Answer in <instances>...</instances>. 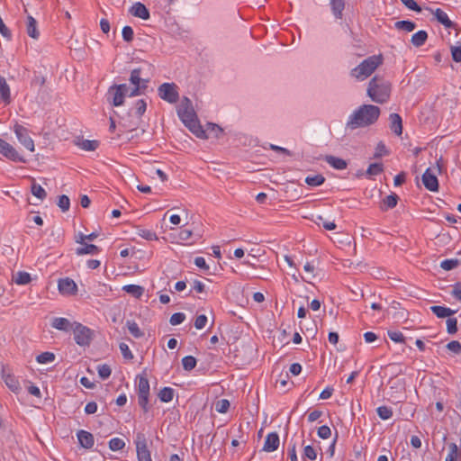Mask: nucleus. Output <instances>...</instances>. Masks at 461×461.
<instances>
[{
  "label": "nucleus",
  "mask_w": 461,
  "mask_h": 461,
  "mask_svg": "<svg viewBox=\"0 0 461 461\" xmlns=\"http://www.w3.org/2000/svg\"><path fill=\"white\" fill-rule=\"evenodd\" d=\"M122 35L126 42H131L133 40V30L131 26H124L122 31Z\"/></svg>",
  "instance_id": "5fc2aeb1"
},
{
  "label": "nucleus",
  "mask_w": 461,
  "mask_h": 461,
  "mask_svg": "<svg viewBox=\"0 0 461 461\" xmlns=\"http://www.w3.org/2000/svg\"><path fill=\"white\" fill-rule=\"evenodd\" d=\"M125 443L119 438H113L109 441V447L113 451L121 450L124 447Z\"/></svg>",
  "instance_id": "c03bdc74"
},
{
  "label": "nucleus",
  "mask_w": 461,
  "mask_h": 461,
  "mask_svg": "<svg viewBox=\"0 0 461 461\" xmlns=\"http://www.w3.org/2000/svg\"><path fill=\"white\" fill-rule=\"evenodd\" d=\"M317 434L321 438L326 439L330 437L331 430H330V427L323 425L318 429Z\"/></svg>",
  "instance_id": "13d9d810"
},
{
  "label": "nucleus",
  "mask_w": 461,
  "mask_h": 461,
  "mask_svg": "<svg viewBox=\"0 0 461 461\" xmlns=\"http://www.w3.org/2000/svg\"><path fill=\"white\" fill-rule=\"evenodd\" d=\"M185 320V315L183 312H176L171 315L169 322L171 325L176 326L181 324Z\"/></svg>",
  "instance_id": "603ef678"
},
{
  "label": "nucleus",
  "mask_w": 461,
  "mask_h": 461,
  "mask_svg": "<svg viewBox=\"0 0 461 461\" xmlns=\"http://www.w3.org/2000/svg\"><path fill=\"white\" fill-rule=\"evenodd\" d=\"M36 360L40 364L50 363L55 360V355L51 352H43L37 356Z\"/></svg>",
  "instance_id": "79ce46f5"
},
{
  "label": "nucleus",
  "mask_w": 461,
  "mask_h": 461,
  "mask_svg": "<svg viewBox=\"0 0 461 461\" xmlns=\"http://www.w3.org/2000/svg\"><path fill=\"white\" fill-rule=\"evenodd\" d=\"M177 114L183 123L198 138H208L205 131L199 123L197 115L194 110L191 100L188 97H183L181 104L177 107Z\"/></svg>",
  "instance_id": "f03ea898"
},
{
  "label": "nucleus",
  "mask_w": 461,
  "mask_h": 461,
  "mask_svg": "<svg viewBox=\"0 0 461 461\" xmlns=\"http://www.w3.org/2000/svg\"><path fill=\"white\" fill-rule=\"evenodd\" d=\"M325 182V177L319 174L312 176H307L305 178V183L311 186H319Z\"/></svg>",
  "instance_id": "58836bf2"
},
{
  "label": "nucleus",
  "mask_w": 461,
  "mask_h": 461,
  "mask_svg": "<svg viewBox=\"0 0 461 461\" xmlns=\"http://www.w3.org/2000/svg\"><path fill=\"white\" fill-rule=\"evenodd\" d=\"M147 109V104L143 99H140L135 104V113L141 116Z\"/></svg>",
  "instance_id": "4d7b16f0"
},
{
  "label": "nucleus",
  "mask_w": 461,
  "mask_h": 461,
  "mask_svg": "<svg viewBox=\"0 0 461 461\" xmlns=\"http://www.w3.org/2000/svg\"><path fill=\"white\" fill-rule=\"evenodd\" d=\"M138 402L142 408L144 412H148L149 407V383L146 376L138 375Z\"/></svg>",
  "instance_id": "423d86ee"
},
{
  "label": "nucleus",
  "mask_w": 461,
  "mask_h": 461,
  "mask_svg": "<svg viewBox=\"0 0 461 461\" xmlns=\"http://www.w3.org/2000/svg\"><path fill=\"white\" fill-rule=\"evenodd\" d=\"M430 311L438 318H440V319L447 318V317L449 318L450 316H452L453 314H455L456 312V311L452 310V309H450L448 307L439 306V305L431 306L430 307Z\"/></svg>",
  "instance_id": "aec40b11"
},
{
  "label": "nucleus",
  "mask_w": 461,
  "mask_h": 461,
  "mask_svg": "<svg viewBox=\"0 0 461 461\" xmlns=\"http://www.w3.org/2000/svg\"><path fill=\"white\" fill-rule=\"evenodd\" d=\"M434 15L438 23L443 24L446 28H454L456 27V24L449 20L447 14L442 11L441 9L438 8L434 11Z\"/></svg>",
  "instance_id": "412c9836"
},
{
  "label": "nucleus",
  "mask_w": 461,
  "mask_h": 461,
  "mask_svg": "<svg viewBox=\"0 0 461 461\" xmlns=\"http://www.w3.org/2000/svg\"><path fill=\"white\" fill-rule=\"evenodd\" d=\"M125 87V84L112 86L107 93V99L113 106H120L124 102V95L122 89Z\"/></svg>",
  "instance_id": "9b49d317"
},
{
  "label": "nucleus",
  "mask_w": 461,
  "mask_h": 461,
  "mask_svg": "<svg viewBox=\"0 0 461 461\" xmlns=\"http://www.w3.org/2000/svg\"><path fill=\"white\" fill-rule=\"evenodd\" d=\"M27 33L33 39H38L39 32L36 27V20L32 16L27 18Z\"/></svg>",
  "instance_id": "72a5a7b5"
},
{
  "label": "nucleus",
  "mask_w": 461,
  "mask_h": 461,
  "mask_svg": "<svg viewBox=\"0 0 461 461\" xmlns=\"http://www.w3.org/2000/svg\"><path fill=\"white\" fill-rule=\"evenodd\" d=\"M380 113L378 106L363 104L348 117L346 126L350 130L370 126L378 120Z\"/></svg>",
  "instance_id": "f257e3e1"
},
{
  "label": "nucleus",
  "mask_w": 461,
  "mask_h": 461,
  "mask_svg": "<svg viewBox=\"0 0 461 461\" xmlns=\"http://www.w3.org/2000/svg\"><path fill=\"white\" fill-rule=\"evenodd\" d=\"M230 408V402L227 399H221L216 402L215 410L219 413H225Z\"/></svg>",
  "instance_id": "a18cd8bd"
},
{
  "label": "nucleus",
  "mask_w": 461,
  "mask_h": 461,
  "mask_svg": "<svg viewBox=\"0 0 461 461\" xmlns=\"http://www.w3.org/2000/svg\"><path fill=\"white\" fill-rule=\"evenodd\" d=\"M325 161L329 165H330L332 167L339 169V170L345 169L348 166L346 160L337 158V157H334V156H331V155L326 156Z\"/></svg>",
  "instance_id": "5701e85b"
},
{
  "label": "nucleus",
  "mask_w": 461,
  "mask_h": 461,
  "mask_svg": "<svg viewBox=\"0 0 461 461\" xmlns=\"http://www.w3.org/2000/svg\"><path fill=\"white\" fill-rule=\"evenodd\" d=\"M77 436L82 447L89 449L94 446L95 440L92 433L81 429L77 432Z\"/></svg>",
  "instance_id": "f3484780"
},
{
  "label": "nucleus",
  "mask_w": 461,
  "mask_h": 461,
  "mask_svg": "<svg viewBox=\"0 0 461 461\" xmlns=\"http://www.w3.org/2000/svg\"><path fill=\"white\" fill-rule=\"evenodd\" d=\"M137 456L139 461H152L150 452L148 449L147 438L141 432L137 433L135 438Z\"/></svg>",
  "instance_id": "1a4fd4ad"
},
{
  "label": "nucleus",
  "mask_w": 461,
  "mask_h": 461,
  "mask_svg": "<svg viewBox=\"0 0 461 461\" xmlns=\"http://www.w3.org/2000/svg\"><path fill=\"white\" fill-rule=\"evenodd\" d=\"M461 264V260L457 258L445 259L440 263V267L446 271L456 268Z\"/></svg>",
  "instance_id": "e433bc0d"
},
{
  "label": "nucleus",
  "mask_w": 461,
  "mask_h": 461,
  "mask_svg": "<svg viewBox=\"0 0 461 461\" xmlns=\"http://www.w3.org/2000/svg\"><path fill=\"white\" fill-rule=\"evenodd\" d=\"M140 235L147 240H158L157 234L154 231L149 230H140Z\"/></svg>",
  "instance_id": "338daca9"
},
{
  "label": "nucleus",
  "mask_w": 461,
  "mask_h": 461,
  "mask_svg": "<svg viewBox=\"0 0 461 461\" xmlns=\"http://www.w3.org/2000/svg\"><path fill=\"white\" fill-rule=\"evenodd\" d=\"M58 206L61 209L62 212H67L70 206V200L68 195L62 194L59 196Z\"/></svg>",
  "instance_id": "de8ad7c7"
},
{
  "label": "nucleus",
  "mask_w": 461,
  "mask_h": 461,
  "mask_svg": "<svg viewBox=\"0 0 461 461\" xmlns=\"http://www.w3.org/2000/svg\"><path fill=\"white\" fill-rule=\"evenodd\" d=\"M387 153H388V151H387V149L385 148V145L382 141H380L376 145L375 152L374 154V158H381L384 155H386Z\"/></svg>",
  "instance_id": "bf43d9fd"
},
{
  "label": "nucleus",
  "mask_w": 461,
  "mask_h": 461,
  "mask_svg": "<svg viewBox=\"0 0 461 461\" xmlns=\"http://www.w3.org/2000/svg\"><path fill=\"white\" fill-rule=\"evenodd\" d=\"M158 96L170 104H175L179 98L177 86L175 83H163L158 88Z\"/></svg>",
  "instance_id": "6e6552de"
},
{
  "label": "nucleus",
  "mask_w": 461,
  "mask_h": 461,
  "mask_svg": "<svg viewBox=\"0 0 461 461\" xmlns=\"http://www.w3.org/2000/svg\"><path fill=\"white\" fill-rule=\"evenodd\" d=\"M31 192L34 196L41 201L44 200L47 196L46 191L39 184H37L33 178Z\"/></svg>",
  "instance_id": "c9c22d12"
},
{
  "label": "nucleus",
  "mask_w": 461,
  "mask_h": 461,
  "mask_svg": "<svg viewBox=\"0 0 461 461\" xmlns=\"http://www.w3.org/2000/svg\"><path fill=\"white\" fill-rule=\"evenodd\" d=\"M207 323V317L204 314L198 315L194 321V327L197 330H202Z\"/></svg>",
  "instance_id": "052dcab7"
},
{
  "label": "nucleus",
  "mask_w": 461,
  "mask_h": 461,
  "mask_svg": "<svg viewBox=\"0 0 461 461\" xmlns=\"http://www.w3.org/2000/svg\"><path fill=\"white\" fill-rule=\"evenodd\" d=\"M452 295L461 301V283H456L454 286H453V290H452Z\"/></svg>",
  "instance_id": "774afa93"
},
{
  "label": "nucleus",
  "mask_w": 461,
  "mask_h": 461,
  "mask_svg": "<svg viewBox=\"0 0 461 461\" xmlns=\"http://www.w3.org/2000/svg\"><path fill=\"white\" fill-rule=\"evenodd\" d=\"M398 30H403L406 32H412L416 28V24L411 21H399L394 24Z\"/></svg>",
  "instance_id": "ea45409f"
},
{
  "label": "nucleus",
  "mask_w": 461,
  "mask_h": 461,
  "mask_svg": "<svg viewBox=\"0 0 461 461\" xmlns=\"http://www.w3.org/2000/svg\"><path fill=\"white\" fill-rule=\"evenodd\" d=\"M384 170L383 164L381 163H372L369 165L366 174L369 176H376L382 173Z\"/></svg>",
  "instance_id": "37998d69"
},
{
  "label": "nucleus",
  "mask_w": 461,
  "mask_h": 461,
  "mask_svg": "<svg viewBox=\"0 0 461 461\" xmlns=\"http://www.w3.org/2000/svg\"><path fill=\"white\" fill-rule=\"evenodd\" d=\"M397 202H398V195L396 194H389L383 200L380 209L382 211H387L388 209H393L396 206Z\"/></svg>",
  "instance_id": "a878e982"
},
{
  "label": "nucleus",
  "mask_w": 461,
  "mask_h": 461,
  "mask_svg": "<svg viewBox=\"0 0 461 461\" xmlns=\"http://www.w3.org/2000/svg\"><path fill=\"white\" fill-rule=\"evenodd\" d=\"M58 288L60 294L68 295L75 294L77 291V284L68 277L59 279Z\"/></svg>",
  "instance_id": "ddd939ff"
},
{
  "label": "nucleus",
  "mask_w": 461,
  "mask_h": 461,
  "mask_svg": "<svg viewBox=\"0 0 461 461\" xmlns=\"http://www.w3.org/2000/svg\"><path fill=\"white\" fill-rule=\"evenodd\" d=\"M97 371L102 379H107L112 373L111 367L106 364L98 366Z\"/></svg>",
  "instance_id": "8fccbe9b"
},
{
  "label": "nucleus",
  "mask_w": 461,
  "mask_h": 461,
  "mask_svg": "<svg viewBox=\"0 0 461 461\" xmlns=\"http://www.w3.org/2000/svg\"><path fill=\"white\" fill-rule=\"evenodd\" d=\"M428 39V33L425 31H419L411 36V42L415 47H421Z\"/></svg>",
  "instance_id": "cd10ccee"
},
{
  "label": "nucleus",
  "mask_w": 461,
  "mask_h": 461,
  "mask_svg": "<svg viewBox=\"0 0 461 461\" xmlns=\"http://www.w3.org/2000/svg\"><path fill=\"white\" fill-rule=\"evenodd\" d=\"M175 391L171 387L162 388L158 396L162 402H169L173 400Z\"/></svg>",
  "instance_id": "473e14b6"
},
{
  "label": "nucleus",
  "mask_w": 461,
  "mask_h": 461,
  "mask_svg": "<svg viewBox=\"0 0 461 461\" xmlns=\"http://www.w3.org/2000/svg\"><path fill=\"white\" fill-rule=\"evenodd\" d=\"M422 183L424 186L431 192H437L438 190V181L435 174H433L430 168H427L422 175Z\"/></svg>",
  "instance_id": "4468645a"
},
{
  "label": "nucleus",
  "mask_w": 461,
  "mask_h": 461,
  "mask_svg": "<svg viewBox=\"0 0 461 461\" xmlns=\"http://www.w3.org/2000/svg\"><path fill=\"white\" fill-rule=\"evenodd\" d=\"M100 251V249L94 244H84L83 247H79L76 249V253L78 256H82L85 254L95 255Z\"/></svg>",
  "instance_id": "c756f323"
},
{
  "label": "nucleus",
  "mask_w": 461,
  "mask_h": 461,
  "mask_svg": "<svg viewBox=\"0 0 461 461\" xmlns=\"http://www.w3.org/2000/svg\"><path fill=\"white\" fill-rule=\"evenodd\" d=\"M280 439L279 436L276 432H271L267 434L264 446L263 451L266 452H273L276 450L279 447Z\"/></svg>",
  "instance_id": "2eb2a0df"
},
{
  "label": "nucleus",
  "mask_w": 461,
  "mask_h": 461,
  "mask_svg": "<svg viewBox=\"0 0 461 461\" xmlns=\"http://www.w3.org/2000/svg\"><path fill=\"white\" fill-rule=\"evenodd\" d=\"M31 282V276L27 272H18L15 277V283L18 285H27Z\"/></svg>",
  "instance_id": "09e8293b"
},
{
  "label": "nucleus",
  "mask_w": 461,
  "mask_h": 461,
  "mask_svg": "<svg viewBox=\"0 0 461 461\" xmlns=\"http://www.w3.org/2000/svg\"><path fill=\"white\" fill-rule=\"evenodd\" d=\"M391 390V397L396 398L394 393H402L405 388V381L402 378L393 377L388 382Z\"/></svg>",
  "instance_id": "a211bd4d"
},
{
  "label": "nucleus",
  "mask_w": 461,
  "mask_h": 461,
  "mask_svg": "<svg viewBox=\"0 0 461 461\" xmlns=\"http://www.w3.org/2000/svg\"><path fill=\"white\" fill-rule=\"evenodd\" d=\"M376 412L382 420H388L393 416V411L387 406L378 407Z\"/></svg>",
  "instance_id": "49530a36"
},
{
  "label": "nucleus",
  "mask_w": 461,
  "mask_h": 461,
  "mask_svg": "<svg viewBox=\"0 0 461 461\" xmlns=\"http://www.w3.org/2000/svg\"><path fill=\"white\" fill-rule=\"evenodd\" d=\"M448 453L446 456L445 461H458L461 457V451L458 448L456 443H449L448 446Z\"/></svg>",
  "instance_id": "b1692460"
},
{
  "label": "nucleus",
  "mask_w": 461,
  "mask_h": 461,
  "mask_svg": "<svg viewBox=\"0 0 461 461\" xmlns=\"http://www.w3.org/2000/svg\"><path fill=\"white\" fill-rule=\"evenodd\" d=\"M122 290L135 298H140L144 293V288L137 285H126Z\"/></svg>",
  "instance_id": "c85d7f7f"
},
{
  "label": "nucleus",
  "mask_w": 461,
  "mask_h": 461,
  "mask_svg": "<svg viewBox=\"0 0 461 461\" xmlns=\"http://www.w3.org/2000/svg\"><path fill=\"white\" fill-rule=\"evenodd\" d=\"M119 348H120V350L125 359H132L133 358V355L131 352V350L126 343H123V342L120 343Z\"/></svg>",
  "instance_id": "680f3d73"
},
{
  "label": "nucleus",
  "mask_w": 461,
  "mask_h": 461,
  "mask_svg": "<svg viewBox=\"0 0 461 461\" xmlns=\"http://www.w3.org/2000/svg\"><path fill=\"white\" fill-rule=\"evenodd\" d=\"M90 290L92 294L95 296H105L110 291L104 284H101L100 282H95L90 286Z\"/></svg>",
  "instance_id": "393cba45"
},
{
  "label": "nucleus",
  "mask_w": 461,
  "mask_h": 461,
  "mask_svg": "<svg viewBox=\"0 0 461 461\" xmlns=\"http://www.w3.org/2000/svg\"><path fill=\"white\" fill-rule=\"evenodd\" d=\"M0 153L14 162H25V159L8 142L0 138Z\"/></svg>",
  "instance_id": "f8f14e48"
},
{
  "label": "nucleus",
  "mask_w": 461,
  "mask_h": 461,
  "mask_svg": "<svg viewBox=\"0 0 461 461\" xmlns=\"http://www.w3.org/2000/svg\"><path fill=\"white\" fill-rule=\"evenodd\" d=\"M402 3L410 10L420 12L421 8L414 0H401Z\"/></svg>",
  "instance_id": "69168bd1"
},
{
  "label": "nucleus",
  "mask_w": 461,
  "mask_h": 461,
  "mask_svg": "<svg viewBox=\"0 0 461 461\" xmlns=\"http://www.w3.org/2000/svg\"><path fill=\"white\" fill-rule=\"evenodd\" d=\"M129 12L131 15L143 20H148L150 16L148 8L140 2L133 4Z\"/></svg>",
  "instance_id": "dca6fc26"
},
{
  "label": "nucleus",
  "mask_w": 461,
  "mask_h": 461,
  "mask_svg": "<svg viewBox=\"0 0 461 461\" xmlns=\"http://www.w3.org/2000/svg\"><path fill=\"white\" fill-rule=\"evenodd\" d=\"M52 327L59 330H68L71 327L70 321L62 317L54 318L51 323Z\"/></svg>",
  "instance_id": "7c9ffc66"
},
{
  "label": "nucleus",
  "mask_w": 461,
  "mask_h": 461,
  "mask_svg": "<svg viewBox=\"0 0 461 461\" xmlns=\"http://www.w3.org/2000/svg\"><path fill=\"white\" fill-rule=\"evenodd\" d=\"M388 337L394 342L397 343H403L404 342V336L400 331H388Z\"/></svg>",
  "instance_id": "6e6d98bb"
},
{
  "label": "nucleus",
  "mask_w": 461,
  "mask_h": 461,
  "mask_svg": "<svg viewBox=\"0 0 461 461\" xmlns=\"http://www.w3.org/2000/svg\"><path fill=\"white\" fill-rule=\"evenodd\" d=\"M76 145L84 150L94 151L97 149L99 143L97 140H89L80 139L76 141Z\"/></svg>",
  "instance_id": "bb28decb"
},
{
  "label": "nucleus",
  "mask_w": 461,
  "mask_h": 461,
  "mask_svg": "<svg viewBox=\"0 0 461 461\" xmlns=\"http://www.w3.org/2000/svg\"><path fill=\"white\" fill-rule=\"evenodd\" d=\"M182 365L185 370L191 371L196 366V359L193 356H186L182 359Z\"/></svg>",
  "instance_id": "a19ab883"
},
{
  "label": "nucleus",
  "mask_w": 461,
  "mask_h": 461,
  "mask_svg": "<svg viewBox=\"0 0 461 461\" xmlns=\"http://www.w3.org/2000/svg\"><path fill=\"white\" fill-rule=\"evenodd\" d=\"M366 94L373 102L384 104L390 98L391 84L384 77L376 75L369 81Z\"/></svg>",
  "instance_id": "7ed1b4c3"
},
{
  "label": "nucleus",
  "mask_w": 461,
  "mask_h": 461,
  "mask_svg": "<svg viewBox=\"0 0 461 461\" xmlns=\"http://www.w3.org/2000/svg\"><path fill=\"white\" fill-rule=\"evenodd\" d=\"M447 348L456 354H460L461 353V343L457 340H452L447 344Z\"/></svg>",
  "instance_id": "e2e57ef3"
},
{
  "label": "nucleus",
  "mask_w": 461,
  "mask_h": 461,
  "mask_svg": "<svg viewBox=\"0 0 461 461\" xmlns=\"http://www.w3.org/2000/svg\"><path fill=\"white\" fill-rule=\"evenodd\" d=\"M14 131L20 141L28 150L34 151V142L29 135V131L21 124L15 123Z\"/></svg>",
  "instance_id": "9d476101"
},
{
  "label": "nucleus",
  "mask_w": 461,
  "mask_h": 461,
  "mask_svg": "<svg viewBox=\"0 0 461 461\" xmlns=\"http://www.w3.org/2000/svg\"><path fill=\"white\" fill-rule=\"evenodd\" d=\"M383 63L381 55H374L363 60L350 71L351 77L357 80H365Z\"/></svg>",
  "instance_id": "20e7f679"
},
{
  "label": "nucleus",
  "mask_w": 461,
  "mask_h": 461,
  "mask_svg": "<svg viewBox=\"0 0 461 461\" xmlns=\"http://www.w3.org/2000/svg\"><path fill=\"white\" fill-rule=\"evenodd\" d=\"M447 331L449 334H456L457 332V320L456 318H448L447 320Z\"/></svg>",
  "instance_id": "3c124183"
},
{
  "label": "nucleus",
  "mask_w": 461,
  "mask_h": 461,
  "mask_svg": "<svg viewBox=\"0 0 461 461\" xmlns=\"http://www.w3.org/2000/svg\"><path fill=\"white\" fill-rule=\"evenodd\" d=\"M73 332L74 339L79 346H88L93 339L94 331L81 323H75Z\"/></svg>",
  "instance_id": "0eeeda50"
},
{
  "label": "nucleus",
  "mask_w": 461,
  "mask_h": 461,
  "mask_svg": "<svg viewBox=\"0 0 461 461\" xmlns=\"http://www.w3.org/2000/svg\"><path fill=\"white\" fill-rule=\"evenodd\" d=\"M127 327H128V330L130 331V333L134 337V338H141L144 334L143 332L140 330V329L139 328L138 324L133 321H127V323H126Z\"/></svg>",
  "instance_id": "4c0bfd02"
},
{
  "label": "nucleus",
  "mask_w": 461,
  "mask_h": 461,
  "mask_svg": "<svg viewBox=\"0 0 461 461\" xmlns=\"http://www.w3.org/2000/svg\"><path fill=\"white\" fill-rule=\"evenodd\" d=\"M330 5L333 14L337 18H341L345 8V0H330Z\"/></svg>",
  "instance_id": "2f4dec72"
},
{
  "label": "nucleus",
  "mask_w": 461,
  "mask_h": 461,
  "mask_svg": "<svg viewBox=\"0 0 461 461\" xmlns=\"http://www.w3.org/2000/svg\"><path fill=\"white\" fill-rule=\"evenodd\" d=\"M5 384L14 393L21 389L18 380L13 375H6L4 377Z\"/></svg>",
  "instance_id": "f704fd0d"
},
{
  "label": "nucleus",
  "mask_w": 461,
  "mask_h": 461,
  "mask_svg": "<svg viewBox=\"0 0 461 461\" xmlns=\"http://www.w3.org/2000/svg\"><path fill=\"white\" fill-rule=\"evenodd\" d=\"M303 457L315 460L317 458V452L312 446L308 445L304 447Z\"/></svg>",
  "instance_id": "864d4df0"
},
{
  "label": "nucleus",
  "mask_w": 461,
  "mask_h": 461,
  "mask_svg": "<svg viewBox=\"0 0 461 461\" xmlns=\"http://www.w3.org/2000/svg\"><path fill=\"white\" fill-rule=\"evenodd\" d=\"M452 59L456 62H461V45L451 47Z\"/></svg>",
  "instance_id": "0e129e2a"
},
{
  "label": "nucleus",
  "mask_w": 461,
  "mask_h": 461,
  "mask_svg": "<svg viewBox=\"0 0 461 461\" xmlns=\"http://www.w3.org/2000/svg\"><path fill=\"white\" fill-rule=\"evenodd\" d=\"M390 128L397 135L401 136L402 133V121L398 113H391L389 116Z\"/></svg>",
  "instance_id": "6ab92c4d"
},
{
  "label": "nucleus",
  "mask_w": 461,
  "mask_h": 461,
  "mask_svg": "<svg viewBox=\"0 0 461 461\" xmlns=\"http://www.w3.org/2000/svg\"><path fill=\"white\" fill-rule=\"evenodd\" d=\"M0 95L1 99L5 103L9 104L11 101V93L10 87L6 83V80L4 77L0 76Z\"/></svg>",
  "instance_id": "4be33fe9"
},
{
  "label": "nucleus",
  "mask_w": 461,
  "mask_h": 461,
  "mask_svg": "<svg viewBox=\"0 0 461 461\" xmlns=\"http://www.w3.org/2000/svg\"><path fill=\"white\" fill-rule=\"evenodd\" d=\"M140 76V68H134L131 70L129 80L134 86L131 88L129 96H137L142 95L148 88L149 79H143Z\"/></svg>",
  "instance_id": "39448f33"
}]
</instances>
